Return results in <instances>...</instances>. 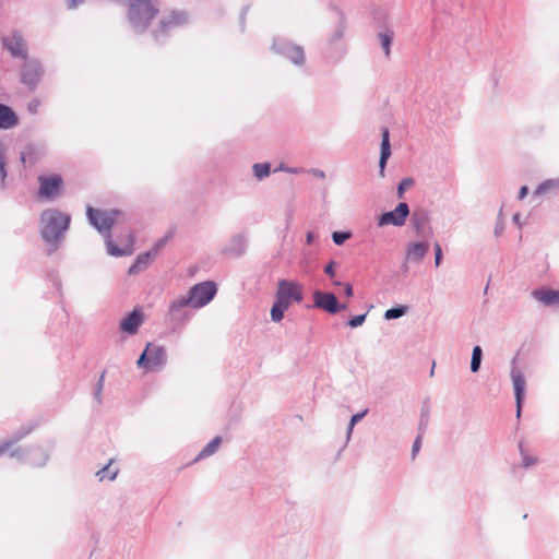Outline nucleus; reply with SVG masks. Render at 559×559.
<instances>
[{
  "label": "nucleus",
  "instance_id": "5",
  "mask_svg": "<svg viewBox=\"0 0 559 559\" xmlns=\"http://www.w3.org/2000/svg\"><path fill=\"white\" fill-rule=\"evenodd\" d=\"M217 292L216 284L207 281L192 286L189 290L188 297L178 301L179 307L191 306L193 308H201L207 305Z\"/></svg>",
  "mask_w": 559,
  "mask_h": 559
},
{
  "label": "nucleus",
  "instance_id": "32",
  "mask_svg": "<svg viewBox=\"0 0 559 559\" xmlns=\"http://www.w3.org/2000/svg\"><path fill=\"white\" fill-rule=\"evenodd\" d=\"M366 319V314L355 316L348 321V325L352 328H357L364 323Z\"/></svg>",
  "mask_w": 559,
  "mask_h": 559
},
{
  "label": "nucleus",
  "instance_id": "30",
  "mask_svg": "<svg viewBox=\"0 0 559 559\" xmlns=\"http://www.w3.org/2000/svg\"><path fill=\"white\" fill-rule=\"evenodd\" d=\"M349 237L350 234L346 231H334L332 235L334 243L338 246L344 243Z\"/></svg>",
  "mask_w": 559,
  "mask_h": 559
},
{
  "label": "nucleus",
  "instance_id": "31",
  "mask_svg": "<svg viewBox=\"0 0 559 559\" xmlns=\"http://www.w3.org/2000/svg\"><path fill=\"white\" fill-rule=\"evenodd\" d=\"M7 177L5 170V158L2 152H0V181L3 183Z\"/></svg>",
  "mask_w": 559,
  "mask_h": 559
},
{
  "label": "nucleus",
  "instance_id": "10",
  "mask_svg": "<svg viewBox=\"0 0 559 559\" xmlns=\"http://www.w3.org/2000/svg\"><path fill=\"white\" fill-rule=\"evenodd\" d=\"M313 298H314V305L318 308H321L330 313H336L340 310H343L346 308L345 305L340 306L337 304V299H336L335 295H333L331 293L316 292L313 295Z\"/></svg>",
  "mask_w": 559,
  "mask_h": 559
},
{
  "label": "nucleus",
  "instance_id": "6",
  "mask_svg": "<svg viewBox=\"0 0 559 559\" xmlns=\"http://www.w3.org/2000/svg\"><path fill=\"white\" fill-rule=\"evenodd\" d=\"M166 364V353L162 346L147 344L145 350L138 359V366L147 371H158Z\"/></svg>",
  "mask_w": 559,
  "mask_h": 559
},
{
  "label": "nucleus",
  "instance_id": "3",
  "mask_svg": "<svg viewBox=\"0 0 559 559\" xmlns=\"http://www.w3.org/2000/svg\"><path fill=\"white\" fill-rule=\"evenodd\" d=\"M71 216L58 209H47L40 215V234L46 242L56 243L68 230Z\"/></svg>",
  "mask_w": 559,
  "mask_h": 559
},
{
  "label": "nucleus",
  "instance_id": "2",
  "mask_svg": "<svg viewBox=\"0 0 559 559\" xmlns=\"http://www.w3.org/2000/svg\"><path fill=\"white\" fill-rule=\"evenodd\" d=\"M302 300V286L298 282L281 280L277 284L275 301L271 309V318L274 322H280L284 318V312L294 302Z\"/></svg>",
  "mask_w": 559,
  "mask_h": 559
},
{
  "label": "nucleus",
  "instance_id": "28",
  "mask_svg": "<svg viewBox=\"0 0 559 559\" xmlns=\"http://www.w3.org/2000/svg\"><path fill=\"white\" fill-rule=\"evenodd\" d=\"M254 174L258 178H263L270 174L269 164H255L253 166Z\"/></svg>",
  "mask_w": 559,
  "mask_h": 559
},
{
  "label": "nucleus",
  "instance_id": "14",
  "mask_svg": "<svg viewBox=\"0 0 559 559\" xmlns=\"http://www.w3.org/2000/svg\"><path fill=\"white\" fill-rule=\"evenodd\" d=\"M512 382L516 400V416L520 417L522 411V402L525 391V380L521 372H512Z\"/></svg>",
  "mask_w": 559,
  "mask_h": 559
},
{
  "label": "nucleus",
  "instance_id": "27",
  "mask_svg": "<svg viewBox=\"0 0 559 559\" xmlns=\"http://www.w3.org/2000/svg\"><path fill=\"white\" fill-rule=\"evenodd\" d=\"M405 311H406V309L404 307L391 308L385 311L384 318L388 320L396 319V318L402 317L405 313Z\"/></svg>",
  "mask_w": 559,
  "mask_h": 559
},
{
  "label": "nucleus",
  "instance_id": "9",
  "mask_svg": "<svg viewBox=\"0 0 559 559\" xmlns=\"http://www.w3.org/2000/svg\"><path fill=\"white\" fill-rule=\"evenodd\" d=\"M409 214L408 205L404 202L400 203L395 210L385 212L379 216L378 225L379 226H403L405 221Z\"/></svg>",
  "mask_w": 559,
  "mask_h": 559
},
{
  "label": "nucleus",
  "instance_id": "16",
  "mask_svg": "<svg viewBox=\"0 0 559 559\" xmlns=\"http://www.w3.org/2000/svg\"><path fill=\"white\" fill-rule=\"evenodd\" d=\"M142 321V314L138 310H133L127 318L121 321L120 329L129 334H134Z\"/></svg>",
  "mask_w": 559,
  "mask_h": 559
},
{
  "label": "nucleus",
  "instance_id": "1",
  "mask_svg": "<svg viewBox=\"0 0 559 559\" xmlns=\"http://www.w3.org/2000/svg\"><path fill=\"white\" fill-rule=\"evenodd\" d=\"M87 217L91 224L102 234H106L107 249L111 255H127L133 252V236L128 234L126 239L120 241L121 246L112 242L109 231L111 227L123 221V214L118 210H95L91 206L87 207Z\"/></svg>",
  "mask_w": 559,
  "mask_h": 559
},
{
  "label": "nucleus",
  "instance_id": "34",
  "mask_svg": "<svg viewBox=\"0 0 559 559\" xmlns=\"http://www.w3.org/2000/svg\"><path fill=\"white\" fill-rule=\"evenodd\" d=\"M442 260V250L440 245L437 242L435 243V263L436 266H439Z\"/></svg>",
  "mask_w": 559,
  "mask_h": 559
},
{
  "label": "nucleus",
  "instance_id": "40",
  "mask_svg": "<svg viewBox=\"0 0 559 559\" xmlns=\"http://www.w3.org/2000/svg\"><path fill=\"white\" fill-rule=\"evenodd\" d=\"M420 449V437H418L413 444V453H417Z\"/></svg>",
  "mask_w": 559,
  "mask_h": 559
},
{
  "label": "nucleus",
  "instance_id": "15",
  "mask_svg": "<svg viewBox=\"0 0 559 559\" xmlns=\"http://www.w3.org/2000/svg\"><path fill=\"white\" fill-rule=\"evenodd\" d=\"M533 297L545 306L559 307V290L540 288L532 293Z\"/></svg>",
  "mask_w": 559,
  "mask_h": 559
},
{
  "label": "nucleus",
  "instance_id": "35",
  "mask_svg": "<svg viewBox=\"0 0 559 559\" xmlns=\"http://www.w3.org/2000/svg\"><path fill=\"white\" fill-rule=\"evenodd\" d=\"M367 411L362 412V413H359V414H355L352 419H350V423H349V431L353 429L354 425L359 421L365 415H366Z\"/></svg>",
  "mask_w": 559,
  "mask_h": 559
},
{
  "label": "nucleus",
  "instance_id": "39",
  "mask_svg": "<svg viewBox=\"0 0 559 559\" xmlns=\"http://www.w3.org/2000/svg\"><path fill=\"white\" fill-rule=\"evenodd\" d=\"M528 188L526 186H523L519 191V199L522 200L527 195Z\"/></svg>",
  "mask_w": 559,
  "mask_h": 559
},
{
  "label": "nucleus",
  "instance_id": "26",
  "mask_svg": "<svg viewBox=\"0 0 559 559\" xmlns=\"http://www.w3.org/2000/svg\"><path fill=\"white\" fill-rule=\"evenodd\" d=\"M379 39L381 41V46L385 52V56L389 57L390 56V46H391V41H392V35L390 34H380L379 35Z\"/></svg>",
  "mask_w": 559,
  "mask_h": 559
},
{
  "label": "nucleus",
  "instance_id": "33",
  "mask_svg": "<svg viewBox=\"0 0 559 559\" xmlns=\"http://www.w3.org/2000/svg\"><path fill=\"white\" fill-rule=\"evenodd\" d=\"M104 381H105V371L100 374V378L97 383V390L95 392V397L98 402H100V395H102V391L104 389Z\"/></svg>",
  "mask_w": 559,
  "mask_h": 559
},
{
  "label": "nucleus",
  "instance_id": "7",
  "mask_svg": "<svg viewBox=\"0 0 559 559\" xmlns=\"http://www.w3.org/2000/svg\"><path fill=\"white\" fill-rule=\"evenodd\" d=\"M38 198L51 201L60 197L63 179L59 174L41 175L38 177Z\"/></svg>",
  "mask_w": 559,
  "mask_h": 559
},
{
  "label": "nucleus",
  "instance_id": "13",
  "mask_svg": "<svg viewBox=\"0 0 559 559\" xmlns=\"http://www.w3.org/2000/svg\"><path fill=\"white\" fill-rule=\"evenodd\" d=\"M3 45L13 57H26V45L20 35L13 34L9 37H4Z\"/></svg>",
  "mask_w": 559,
  "mask_h": 559
},
{
  "label": "nucleus",
  "instance_id": "22",
  "mask_svg": "<svg viewBox=\"0 0 559 559\" xmlns=\"http://www.w3.org/2000/svg\"><path fill=\"white\" fill-rule=\"evenodd\" d=\"M221 443H222V438L215 437L211 442H209L202 449V451L199 453V455L197 456L195 460H200V459H203V457L214 454L217 451V449L219 448Z\"/></svg>",
  "mask_w": 559,
  "mask_h": 559
},
{
  "label": "nucleus",
  "instance_id": "41",
  "mask_svg": "<svg viewBox=\"0 0 559 559\" xmlns=\"http://www.w3.org/2000/svg\"><path fill=\"white\" fill-rule=\"evenodd\" d=\"M8 450V445L0 447V456Z\"/></svg>",
  "mask_w": 559,
  "mask_h": 559
},
{
  "label": "nucleus",
  "instance_id": "20",
  "mask_svg": "<svg viewBox=\"0 0 559 559\" xmlns=\"http://www.w3.org/2000/svg\"><path fill=\"white\" fill-rule=\"evenodd\" d=\"M39 156L40 153L36 147L28 146L24 152H22L21 162L24 166H33L38 162Z\"/></svg>",
  "mask_w": 559,
  "mask_h": 559
},
{
  "label": "nucleus",
  "instance_id": "12",
  "mask_svg": "<svg viewBox=\"0 0 559 559\" xmlns=\"http://www.w3.org/2000/svg\"><path fill=\"white\" fill-rule=\"evenodd\" d=\"M170 235L165 236L163 239H160L153 248V251L146 252L144 254H141L138 257L135 263L129 269V273L133 274L141 270H143L151 261L152 258H154L158 251L165 246L166 241Z\"/></svg>",
  "mask_w": 559,
  "mask_h": 559
},
{
  "label": "nucleus",
  "instance_id": "24",
  "mask_svg": "<svg viewBox=\"0 0 559 559\" xmlns=\"http://www.w3.org/2000/svg\"><path fill=\"white\" fill-rule=\"evenodd\" d=\"M481 361V348L479 346H475L472 354V361H471V370L473 372H477L480 367Z\"/></svg>",
  "mask_w": 559,
  "mask_h": 559
},
{
  "label": "nucleus",
  "instance_id": "29",
  "mask_svg": "<svg viewBox=\"0 0 559 559\" xmlns=\"http://www.w3.org/2000/svg\"><path fill=\"white\" fill-rule=\"evenodd\" d=\"M414 185V180L412 178H404L397 188L399 198H403L405 190L409 189Z\"/></svg>",
  "mask_w": 559,
  "mask_h": 559
},
{
  "label": "nucleus",
  "instance_id": "11",
  "mask_svg": "<svg viewBox=\"0 0 559 559\" xmlns=\"http://www.w3.org/2000/svg\"><path fill=\"white\" fill-rule=\"evenodd\" d=\"M41 73L43 70L38 62L34 60L26 61L22 68V81L34 88L40 81Z\"/></svg>",
  "mask_w": 559,
  "mask_h": 559
},
{
  "label": "nucleus",
  "instance_id": "25",
  "mask_svg": "<svg viewBox=\"0 0 559 559\" xmlns=\"http://www.w3.org/2000/svg\"><path fill=\"white\" fill-rule=\"evenodd\" d=\"M289 58L296 64H300L305 60L304 51L299 47H292L289 50Z\"/></svg>",
  "mask_w": 559,
  "mask_h": 559
},
{
  "label": "nucleus",
  "instance_id": "23",
  "mask_svg": "<svg viewBox=\"0 0 559 559\" xmlns=\"http://www.w3.org/2000/svg\"><path fill=\"white\" fill-rule=\"evenodd\" d=\"M519 448L522 456V465L524 467H531L538 462V457L535 454L530 453V451L523 445V443H520Z\"/></svg>",
  "mask_w": 559,
  "mask_h": 559
},
{
  "label": "nucleus",
  "instance_id": "42",
  "mask_svg": "<svg viewBox=\"0 0 559 559\" xmlns=\"http://www.w3.org/2000/svg\"><path fill=\"white\" fill-rule=\"evenodd\" d=\"M316 175L319 177H324V174L322 171H317Z\"/></svg>",
  "mask_w": 559,
  "mask_h": 559
},
{
  "label": "nucleus",
  "instance_id": "43",
  "mask_svg": "<svg viewBox=\"0 0 559 559\" xmlns=\"http://www.w3.org/2000/svg\"><path fill=\"white\" fill-rule=\"evenodd\" d=\"M311 239H312V238H311V234H308V236H307V241H308V242H311Z\"/></svg>",
  "mask_w": 559,
  "mask_h": 559
},
{
  "label": "nucleus",
  "instance_id": "19",
  "mask_svg": "<svg viewBox=\"0 0 559 559\" xmlns=\"http://www.w3.org/2000/svg\"><path fill=\"white\" fill-rule=\"evenodd\" d=\"M428 251V246L423 242L412 243L407 249V259L420 261Z\"/></svg>",
  "mask_w": 559,
  "mask_h": 559
},
{
  "label": "nucleus",
  "instance_id": "4",
  "mask_svg": "<svg viewBox=\"0 0 559 559\" xmlns=\"http://www.w3.org/2000/svg\"><path fill=\"white\" fill-rule=\"evenodd\" d=\"M128 2V21L138 32H144L158 13L154 0H126Z\"/></svg>",
  "mask_w": 559,
  "mask_h": 559
},
{
  "label": "nucleus",
  "instance_id": "37",
  "mask_svg": "<svg viewBox=\"0 0 559 559\" xmlns=\"http://www.w3.org/2000/svg\"><path fill=\"white\" fill-rule=\"evenodd\" d=\"M39 106H40L39 100L34 99V100H32V102L29 103L28 108H29V110H31L33 114H35V112H37V110H38Z\"/></svg>",
  "mask_w": 559,
  "mask_h": 559
},
{
  "label": "nucleus",
  "instance_id": "8",
  "mask_svg": "<svg viewBox=\"0 0 559 559\" xmlns=\"http://www.w3.org/2000/svg\"><path fill=\"white\" fill-rule=\"evenodd\" d=\"M187 22L188 15L183 11L173 10L162 17L154 34L156 37L167 35L171 31L183 26Z\"/></svg>",
  "mask_w": 559,
  "mask_h": 559
},
{
  "label": "nucleus",
  "instance_id": "21",
  "mask_svg": "<svg viewBox=\"0 0 559 559\" xmlns=\"http://www.w3.org/2000/svg\"><path fill=\"white\" fill-rule=\"evenodd\" d=\"M119 473L118 466L115 464L112 460L109 461V463L97 472V476L99 477V480L108 479L114 480Z\"/></svg>",
  "mask_w": 559,
  "mask_h": 559
},
{
  "label": "nucleus",
  "instance_id": "36",
  "mask_svg": "<svg viewBox=\"0 0 559 559\" xmlns=\"http://www.w3.org/2000/svg\"><path fill=\"white\" fill-rule=\"evenodd\" d=\"M324 272L330 276L333 277L335 275V262L331 261L325 267Z\"/></svg>",
  "mask_w": 559,
  "mask_h": 559
},
{
  "label": "nucleus",
  "instance_id": "38",
  "mask_svg": "<svg viewBox=\"0 0 559 559\" xmlns=\"http://www.w3.org/2000/svg\"><path fill=\"white\" fill-rule=\"evenodd\" d=\"M344 292H345L346 297L349 298L353 296V287L349 283L344 284Z\"/></svg>",
  "mask_w": 559,
  "mask_h": 559
},
{
  "label": "nucleus",
  "instance_id": "18",
  "mask_svg": "<svg viewBox=\"0 0 559 559\" xmlns=\"http://www.w3.org/2000/svg\"><path fill=\"white\" fill-rule=\"evenodd\" d=\"M17 123V117L14 111L5 106L0 104V129H9Z\"/></svg>",
  "mask_w": 559,
  "mask_h": 559
},
{
  "label": "nucleus",
  "instance_id": "17",
  "mask_svg": "<svg viewBox=\"0 0 559 559\" xmlns=\"http://www.w3.org/2000/svg\"><path fill=\"white\" fill-rule=\"evenodd\" d=\"M391 155V148H390V132L386 128L382 130V141H381V154H380V160H379V167H380V175H384V168L388 158Z\"/></svg>",
  "mask_w": 559,
  "mask_h": 559
}]
</instances>
